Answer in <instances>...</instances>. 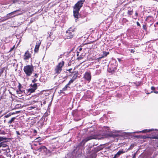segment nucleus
Here are the masks:
<instances>
[{"label": "nucleus", "mask_w": 158, "mask_h": 158, "mask_svg": "<svg viewBox=\"0 0 158 158\" xmlns=\"http://www.w3.org/2000/svg\"><path fill=\"white\" fill-rule=\"evenodd\" d=\"M85 1V0H80L74 6L73 14L75 18L78 19L80 17H85L87 15L86 14H85L83 16H82L81 14L79 15V11L83 6Z\"/></svg>", "instance_id": "1"}, {"label": "nucleus", "mask_w": 158, "mask_h": 158, "mask_svg": "<svg viewBox=\"0 0 158 158\" xmlns=\"http://www.w3.org/2000/svg\"><path fill=\"white\" fill-rule=\"evenodd\" d=\"M23 70L26 76L29 77L34 71V67L32 64L27 65L24 67Z\"/></svg>", "instance_id": "2"}, {"label": "nucleus", "mask_w": 158, "mask_h": 158, "mask_svg": "<svg viewBox=\"0 0 158 158\" xmlns=\"http://www.w3.org/2000/svg\"><path fill=\"white\" fill-rule=\"evenodd\" d=\"M76 29L73 27H69L68 30L66 31L65 36L66 39H72L75 35Z\"/></svg>", "instance_id": "3"}, {"label": "nucleus", "mask_w": 158, "mask_h": 158, "mask_svg": "<svg viewBox=\"0 0 158 158\" xmlns=\"http://www.w3.org/2000/svg\"><path fill=\"white\" fill-rule=\"evenodd\" d=\"M97 136L95 135H89L85 139H83L82 141L78 144L79 146H83L87 142L93 139H96Z\"/></svg>", "instance_id": "4"}, {"label": "nucleus", "mask_w": 158, "mask_h": 158, "mask_svg": "<svg viewBox=\"0 0 158 158\" xmlns=\"http://www.w3.org/2000/svg\"><path fill=\"white\" fill-rule=\"evenodd\" d=\"M64 62L63 60L60 62L56 66L54 69L55 74L58 75L60 73L62 70V68L64 66Z\"/></svg>", "instance_id": "5"}, {"label": "nucleus", "mask_w": 158, "mask_h": 158, "mask_svg": "<svg viewBox=\"0 0 158 158\" xmlns=\"http://www.w3.org/2000/svg\"><path fill=\"white\" fill-rule=\"evenodd\" d=\"M72 114L74 117V120L75 121H78L81 119V118H79L80 114L77 110L73 111L72 112Z\"/></svg>", "instance_id": "6"}, {"label": "nucleus", "mask_w": 158, "mask_h": 158, "mask_svg": "<svg viewBox=\"0 0 158 158\" xmlns=\"http://www.w3.org/2000/svg\"><path fill=\"white\" fill-rule=\"evenodd\" d=\"M31 53L28 50L25 52L23 55V59L25 61H27L31 58Z\"/></svg>", "instance_id": "7"}, {"label": "nucleus", "mask_w": 158, "mask_h": 158, "mask_svg": "<svg viewBox=\"0 0 158 158\" xmlns=\"http://www.w3.org/2000/svg\"><path fill=\"white\" fill-rule=\"evenodd\" d=\"M16 119V117H13L12 118L7 122V124L9 125V127H13L14 125V124L15 123V120Z\"/></svg>", "instance_id": "8"}, {"label": "nucleus", "mask_w": 158, "mask_h": 158, "mask_svg": "<svg viewBox=\"0 0 158 158\" xmlns=\"http://www.w3.org/2000/svg\"><path fill=\"white\" fill-rule=\"evenodd\" d=\"M84 77L86 80L90 81L91 78L90 72H85L84 76Z\"/></svg>", "instance_id": "9"}, {"label": "nucleus", "mask_w": 158, "mask_h": 158, "mask_svg": "<svg viewBox=\"0 0 158 158\" xmlns=\"http://www.w3.org/2000/svg\"><path fill=\"white\" fill-rule=\"evenodd\" d=\"M47 148L45 146H42L38 148L35 149L39 152H45L47 151Z\"/></svg>", "instance_id": "10"}, {"label": "nucleus", "mask_w": 158, "mask_h": 158, "mask_svg": "<svg viewBox=\"0 0 158 158\" xmlns=\"http://www.w3.org/2000/svg\"><path fill=\"white\" fill-rule=\"evenodd\" d=\"M41 43L40 41L37 42L34 49V52H37L38 51Z\"/></svg>", "instance_id": "11"}, {"label": "nucleus", "mask_w": 158, "mask_h": 158, "mask_svg": "<svg viewBox=\"0 0 158 158\" xmlns=\"http://www.w3.org/2000/svg\"><path fill=\"white\" fill-rule=\"evenodd\" d=\"M116 70L117 68L116 66L114 65H112L110 67L109 71L110 73H114Z\"/></svg>", "instance_id": "12"}, {"label": "nucleus", "mask_w": 158, "mask_h": 158, "mask_svg": "<svg viewBox=\"0 0 158 158\" xmlns=\"http://www.w3.org/2000/svg\"><path fill=\"white\" fill-rule=\"evenodd\" d=\"M8 141H3V142H2L0 143V148L1 147L3 148H6L8 147V146L7 145V142Z\"/></svg>", "instance_id": "13"}, {"label": "nucleus", "mask_w": 158, "mask_h": 158, "mask_svg": "<svg viewBox=\"0 0 158 158\" xmlns=\"http://www.w3.org/2000/svg\"><path fill=\"white\" fill-rule=\"evenodd\" d=\"M18 10H15L14 11L10 13H9L7 14L6 15V17L7 18V19H9L15 16V15H12L15 13V12H17Z\"/></svg>", "instance_id": "14"}, {"label": "nucleus", "mask_w": 158, "mask_h": 158, "mask_svg": "<svg viewBox=\"0 0 158 158\" xmlns=\"http://www.w3.org/2000/svg\"><path fill=\"white\" fill-rule=\"evenodd\" d=\"M154 130L153 129H144L142 131H140L139 132H138L137 133L140 132V133H146L148 132H149L150 131H154Z\"/></svg>", "instance_id": "15"}, {"label": "nucleus", "mask_w": 158, "mask_h": 158, "mask_svg": "<svg viewBox=\"0 0 158 158\" xmlns=\"http://www.w3.org/2000/svg\"><path fill=\"white\" fill-rule=\"evenodd\" d=\"M103 55L102 56L98 58L99 59H101L105 57H106L107 56V55L109 54V52H106V51H103L102 52Z\"/></svg>", "instance_id": "16"}, {"label": "nucleus", "mask_w": 158, "mask_h": 158, "mask_svg": "<svg viewBox=\"0 0 158 158\" xmlns=\"http://www.w3.org/2000/svg\"><path fill=\"white\" fill-rule=\"evenodd\" d=\"M153 136H152V137H149V136H146V135H143V136H140V135H137V136H136V137H138V138H142L143 139H146V138L153 139L152 138V137Z\"/></svg>", "instance_id": "17"}, {"label": "nucleus", "mask_w": 158, "mask_h": 158, "mask_svg": "<svg viewBox=\"0 0 158 158\" xmlns=\"http://www.w3.org/2000/svg\"><path fill=\"white\" fill-rule=\"evenodd\" d=\"M125 152V151H123V149L122 150L119 151L116 154L117 156L118 157L120 156L122 154H123Z\"/></svg>", "instance_id": "18"}, {"label": "nucleus", "mask_w": 158, "mask_h": 158, "mask_svg": "<svg viewBox=\"0 0 158 158\" xmlns=\"http://www.w3.org/2000/svg\"><path fill=\"white\" fill-rule=\"evenodd\" d=\"M78 77V73L77 72L75 73L72 77V79L73 80L75 81V80Z\"/></svg>", "instance_id": "19"}, {"label": "nucleus", "mask_w": 158, "mask_h": 158, "mask_svg": "<svg viewBox=\"0 0 158 158\" xmlns=\"http://www.w3.org/2000/svg\"><path fill=\"white\" fill-rule=\"evenodd\" d=\"M30 86L35 90L37 89V83H34L33 84H31Z\"/></svg>", "instance_id": "20"}, {"label": "nucleus", "mask_w": 158, "mask_h": 158, "mask_svg": "<svg viewBox=\"0 0 158 158\" xmlns=\"http://www.w3.org/2000/svg\"><path fill=\"white\" fill-rule=\"evenodd\" d=\"M68 85L67 84L61 90H60V93H62L64 91H66L67 90V88L68 87L70 88L68 86Z\"/></svg>", "instance_id": "21"}, {"label": "nucleus", "mask_w": 158, "mask_h": 158, "mask_svg": "<svg viewBox=\"0 0 158 158\" xmlns=\"http://www.w3.org/2000/svg\"><path fill=\"white\" fill-rule=\"evenodd\" d=\"M15 114V113L14 112H10L8 114L5 115L4 116V117L5 118H8L11 115Z\"/></svg>", "instance_id": "22"}, {"label": "nucleus", "mask_w": 158, "mask_h": 158, "mask_svg": "<svg viewBox=\"0 0 158 158\" xmlns=\"http://www.w3.org/2000/svg\"><path fill=\"white\" fill-rule=\"evenodd\" d=\"M43 140V139L41 138L40 137H38L35 139V142H40L42 141Z\"/></svg>", "instance_id": "23"}, {"label": "nucleus", "mask_w": 158, "mask_h": 158, "mask_svg": "<svg viewBox=\"0 0 158 158\" xmlns=\"http://www.w3.org/2000/svg\"><path fill=\"white\" fill-rule=\"evenodd\" d=\"M8 138L6 137H0V142H3V141H6L5 140L7 139Z\"/></svg>", "instance_id": "24"}, {"label": "nucleus", "mask_w": 158, "mask_h": 158, "mask_svg": "<svg viewBox=\"0 0 158 158\" xmlns=\"http://www.w3.org/2000/svg\"><path fill=\"white\" fill-rule=\"evenodd\" d=\"M35 90V89H34L32 88L31 89H28V92L31 93L34 92Z\"/></svg>", "instance_id": "25"}, {"label": "nucleus", "mask_w": 158, "mask_h": 158, "mask_svg": "<svg viewBox=\"0 0 158 158\" xmlns=\"http://www.w3.org/2000/svg\"><path fill=\"white\" fill-rule=\"evenodd\" d=\"M133 13V9L131 10H128L127 12V14L129 16H131L132 15Z\"/></svg>", "instance_id": "26"}, {"label": "nucleus", "mask_w": 158, "mask_h": 158, "mask_svg": "<svg viewBox=\"0 0 158 158\" xmlns=\"http://www.w3.org/2000/svg\"><path fill=\"white\" fill-rule=\"evenodd\" d=\"M74 80H73V79H71L69 82L67 84V85H70L74 81Z\"/></svg>", "instance_id": "27"}, {"label": "nucleus", "mask_w": 158, "mask_h": 158, "mask_svg": "<svg viewBox=\"0 0 158 158\" xmlns=\"http://www.w3.org/2000/svg\"><path fill=\"white\" fill-rule=\"evenodd\" d=\"M75 68H74V69L73 70V71H72V68H70L69 69H66V71H68L69 73H73L74 72H73V71L75 70Z\"/></svg>", "instance_id": "28"}, {"label": "nucleus", "mask_w": 158, "mask_h": 158, "mask_svg": "<svg viewBox=\"0 0 158 158\" xmlns=\"http://www.w3.org/2000/svg\"><path fill=\"white\" fill-rule=\"evenodd\" d=\"M143 29L146 31H147V25L146 24H143Z\"/></svg>", "instance_id": "29"}, {"label": "nucleus", "mask_w": 158, "mask_h": 158, "mask_svg": "<svg viewBox=\"0 0 158 158\" xmlns=\"http://www.w3.org/2000/svg\"><path fill=\"white\" fill-rule=\"evenodd\" d=\"M18 88L19 89V91H21V89L22 87V86L20 83H19V85L18 86Z\"/></svg>", "instance_id": "30"}, {"label": "nucleus", "mask_w": 158, "mask_h": 158, "mask_svg": "<svg viewBox=\"0 0 158 158\" xmlns=\"http://www.w3.org/2000/svg\"><path fill=\"white\" fill-rule=\"evenodd\" d=\"M37 81V80L36 78H34L33 80L32 81V82L33 83H35Z\"/></svg>", "instance_id": "31"}, {"label": "nucleus", "mask_w": 158, "mask_h": 158, "mask_svg": "<svg viewBox=\"0 0 158 158\" xmlns=\"http://www.w3.org/2000/svg\"><path fill=\"white\" fill-rule=\"evenodd\" d=\"M38 77V74L37 73H35L34 76H33V77H34L35 78H37Z\"/></svg>", "instance_id": "32"}, {"label": "nucleus", "mask_w": 158, "mask_h": 158, "mask_svg": "<svg viewBox=\"0 0 158 158\" xmlns=\"http://www.w3.org/2000/svg\"><path fill=\"white\" fill-rule=\"evenodd\" d=\"M141 82H135L134 83L137 85H139L141 83Z\"/></svg>", "instance_id": "33"}, {"label": "nucleus", "mask_w": 158, "mask_h": 158, "mask_svg": "<svg viewBox=\"0 0 158 158\" xmlns=\"http://www.w3.org/2000/svg\"><path fill=\"white\" fill-rule=\"evenodd\" d=\"M152 138L153 139H158V135L153 136Z\"/></svg>", "instance_id": "34"}, {"label": "nucleus", "mask_w": 158, "mask_h": 158, "mask_svg": "<svg viewBox=\"0 0 158 158\" xmlns=\"http://www.w3.org/2000/svg\"><path fill=\"white\" fill-rule=\"evenodd\" d=\"M15 45H14L12 48H10L9 52H11V51H12L14 50V49L15 48Z\"/></svg>", "instance_id": "35"}, {"label": "nucleus", "mask_w": 158, "mask_h": 158, "mask_svg": "<svg viewBox=\"0 0 158 158\" xmlns=\"http://www.w3.org/2000/svg\"><path fill=\"white\" fill-rule=\"evenodd\" d=\"M151 89L152 90H153V91H154L155 90V87L154 86H152L151 87Z\"/></svg>", "instance_id": "36"}, {"label": "nucleus", "mask_w": 158, "mask_h": 158, "mask_svg": "<svg viewBox=\"0 0 158 158\" xmlns=\"http://www.w3.org/2000/svg\"><path fill=\"white\" fill-rule=\"evenodd\" d=\"M135 49L134 48V49L131 50V52L134 53L135 52Z\"/></svg>", "instance_id": "37"}, {"label": "nucleus", "mask_w": 158, "mask_h": 158, "mask_svg": "<svg viewBox=\"0 0 158 158\" xmlns=\"http://www.w3.org/2000/svg\"><path fill=\"white\" fill-rule=\"evenodd\" d=\"M137 25L138 26H139L140 27H141L140 24L138 22H136Z\"/></svg>", "instance_id": "38"}, {"label": "nucleus", "mask_w": 158, "mask_h": 158, "mask_svg": "<svg viewBox=\"0 0 158 158\" xmlns=\"http://www.w3.org/2000/svg\"><path fill=\"white\" fill-rule=\"evenodd\" d=\"M16 134L17 135H20V133L19 131H16Z\"/></svg>", "instance_id": "39"}, {"label": "nucleus", "mask_w": 158, "mask_h": 158, "mask_svg": "<svg viewBox=\"0 0 158 158\" xmlns=\"http://www.w3.org/2000/svg\"><path fill=\"white\" fill-rule=\"evenodd\" d=\"M136 154V153H134V154L132 158H135Z\"/></svg>", "instance_id": "40"}, {"label": "nucleus", "mask_w": 158, "mask_h": 158, "mask_svg": "<svg viewBox=\"0 0 158 158\" xmlns=\"http://www.w3.org/2000/svg\"><path fill=\"white\" fill-rule=\"evenodd\" d=\"M118 157L117 156L116 154H115L114 156L113 157V158H117V157Z\"/></svg>", "instance_id": "41"}, {"label": "nucleus", "mask_w": 158, "mask_h": 158, "mask_svg": "<svg viewBox=\"0 0 158 158\" xmlns=\"http://www.w3.org/2000/svg\"><path fill=\"white\" fill-rule=\"evenodd\" d=\"M153 92L156 94H158V91H153Z\"/></svg>", "instance_id": "42"}, {"label": "nucleus", "mask_w": 158, "mask_h": 158, "mask_svg": "<svg viewBox=\"0 0 158 158\" xmlns=\"http://www.w3.org/2000/svg\"><path fill=\"white\" fill-rule=\"evenodd\" d=\"M78 49L79 51H81L82 50V48H79Z\"/></svg>", "instance_id": "43"}, {"label": "nucleus", "mask_w": 158, "mask_h": 158, "mask_svg": "<svg viewBox=\"0 0 158 158\" xmlns=\"http://www.w3.org/2000/svg\"><path fill=\"white\" fill-rule=\"evenodd\" d=\"M135 15L136 16H138V14L137 13V12H136L135 13Z\"/></svg>", "instance_id": "44"}, {"label": "nucleus", "mask_w": 158, "mask_h": 158, "mask_svg": "<svg viewBox=\"0 0 158 158\" xmlns=\"http://www.w3.org/2000/svg\"><path fill=\"white\" fill-rule=\"evenodd\" d=\"M33 145L35 146H37V143H34L33 144Z\"/></svg>", "instance_id": "45"}, {"label": "nucleus", "mask_w": 158, "mask_h": 158, "mask_svg": "<svg viewBox=\"0 0 158 158\" xmlns=\"http://www.w3.org/2000/svg\"><path fill=\"white\" fill-rule=\"evenodd\" d=\"M153 92V91H152L150 93H147L146 94H150L152 93Z\"/></svg>", "instance_id": "46"}, {"label": "nucleus", "mask_w": 158, "mask_h": 158, "mask_svg": "<svg viewBox=\"0 0 158 158\" xmlns=\"http://www.w3.org/2000/svg\"><path fill=\"white\" fill-rule=\"evenodd\" d=\"M52 34V33L51 32H50L49 35V37H50V36H51V35Z\"/></svg>", "instance_id": "47"}, {"label": "nucleus", "mask_w": 158, "mask_h": 158, "mask_svg": "<svg viewBox=\"0 0 158 158\" xmlns=\"http://www.w3.org/2000/svg\"><path fill=\"white\" fill-rule=\"evenodd\" d=\"M34 133H36L37 132V131H36L35 130H34Z\"/></svg>", "instance_id": "48"}, {"label": "nucleus", "mask_w": 158, "mask_h": 158, "mask_svg": "<svg viewBox=\"0 0 158 158\" xmlns=\"http://www.w3.org/2000/svg\"><path fill=\"white\" fill-rule=\"evenodd\" d=\"M19 91H19V89H18L17 90L16 92L18 93Z\"/></svg>", "instance_id": "49"}, {"label": "nucleus", "mask_w": 158, "mask_h": 158, "mask_svg": "<svg viewBox=\"0 0 158 158\" xmlns=\"http://www.w3.org/2000/svg\"><path fill=\"white\" fill-rule=\"evenodd\" d=\"M23 158H28V157H27V156H24Z\"/></svg>", "instance_id": "50"}, {"label": "nucleus", "mask_w": 158, "mask_h": 158, "mask_svg": "<svg viewBox=\"0 0 158 158\" xmlns=\"http://www.w3.org/2000/svg\"><path fill=\"white\" fill-rule=\"evenodd\" d=\"M42 144V143H40V142H39V145H41Z\"/></svg>", "instance_id": "51"}, {"label": "nucleus", "mask_w": 158, "mask_h": 158, "mask_svg": "<svg viewBox=\"0 0 158 158\" xmlns=\"http://www.w3.org/2000/svg\"><path fill=\"white\" fill-rule=\"evenodd\" d=\"M156 24L158 25V21L156 23Z\"/></svg>", "instance_id": "52"}, {"label": "nucleus", "mask_w": 158, "mask_h": 158, "mask_svg": "<svg viewBox=\"0 0 158 158\" xmlns=\"http://www.w3.org/2000/svg\"><path fill=\"white\" fill-rule=\"evenodd\" d=\"M45 102H44V104H45Z\"/></svg>", "instance_id": "53"}, {"label": "nucleus", "mask_w": 158, "mask_h": 158, "mask_svg": "<svg viewBox=\"0 0 158 158\" xmlns=\"http://www.w3.org/2000/svg\"><path fill=\"white\" fill-rule=\"evenodd\" d=\"M41 106H42V102H41Z\"/></svg>", "instance_id": "54"}, {"label": "nucleus", "mask_w": 158, "mask_h": 158, "mask_svg": "<svg viewBox=\"0 0 158 158\" xmlns=\"http://www.w3.org/2000/svg\"><path fill=\"white\" fill-rule=\"evenodd\" d=\"M31 108H34V107H31Z\"/></svg>", "instance_id": "55"}, {"label": "nucleus", "mask_w": 158, "mask_h": 158, "mask_svg": "<svg viewBox=\"0 0 158 158\" xmlns=\"http://www.w3.org/2000/svg\"><path fill=\"white\" fill-rule=\"evenodd\" d=\"M1 151L0 150V153H1Z\"/></svg>", "instance_id": "56"}, {"label": "nucleus", "mask_w": 158, "mask_h": 158, "mask_svg": "<svg viewBox=\"0 0 158 158\" xmlns=\"http://www.w3.org/2000/svg\"><path fill=\"white\" fill-rule=\"evenodd\" d=\"M2 72H3V71H2V72H1V73H2Z\"/></svg>", "instance_id": "57"}, {"label": "nucleus", "mask_w": 158, "mask_h": 158, "mask_svg": "<svg viewBox=\"0 0 158 158\" xmlns=\"http://www.w3.org/2000/svg\"><path fill=\"white\" fill-rule=\"evenodd\" d=\"M69 76H72V75H71V74Z\"/></svg>", "instance_id": "58"}, {"label": "nucleus", "mask_w": 158, "mask_h": 158, "mask_svg": "<svg viewBox=\"0 0 158 158\" xmlns=\"http://www.w3.org/2000/svg\"><path fill=\"white\" fill-rule=\"evenodd\" d=\"M128 8H130V9H131V8L130 7H128Z\"/></svg>", "instance_id": "59"}]
</instances>
